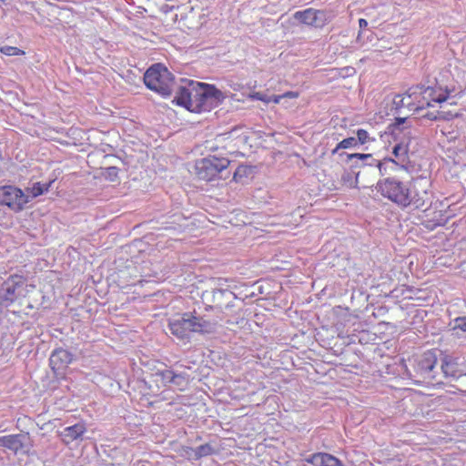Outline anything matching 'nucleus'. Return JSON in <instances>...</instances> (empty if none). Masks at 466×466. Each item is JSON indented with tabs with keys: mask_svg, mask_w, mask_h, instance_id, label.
Wrapping results in <instances>:
<instances>
[{
	"mask_svg": "<svg viewBox=\"0 0 466 466\" xmlns=\"http://www.w3.org/2000/svg\"><path fill=\"white\" fill-rule=\"evenodd\" d=\"M441 369L446 378L457 376V363L451 357L445 356L442 359Z\"/></svg>",
	"mask_w": 466,
	"mask_h": 466,
	"instance_id": "aec40b11",
	"label": "nucleus"
},
{
	"mask_svg": "<svg viewBox=\"0 0 466 466\" xmlns=\"http://www.w3.org/2000/svg\"><path fill=\"white\" fill-rule=\"evenodd\" d=\"M51 184L52 181L45 184H42L40 182L34 183L33 187L30 188L31 198H36L44 194L45 192H47Z\"/></svg>",
	"mask_w": 466,
	"mask_h": 466,
	"instance_id": "4be33fe9",
	"label": "nucleus"
},
{
	"mask_svg": "<svg viewBox=\"0 0 466 466\" xmlns=\"http://www.w3.org/2000/svg\"><path fill=\"white\" fill-rule=\"evenodd\" d=\"M334 17L330 11L308 8L303 11H298L294 14V18L300 23L316 28H322L329 23Z\"/></svg>",
	"mask_w": 466,
	"mask_h": 466,
	"instance_id": "6e6552de",
	"label": "nucleus"
},
{
	"mask_svg": "<svg viewBox=\"0 0 466 466\" xmlns=\"http://www.w3.org/2000/svg\"><path fill=\"white\" fill-rule=\"evenodd\" d=\"M0 446L15 454H28L33 447L29 433L11 434L0 437Z\"/></svg>",
	"mask_w": 466,
	"mask_h": 466,
	"instance_id": "9d476101",
	"label": "nucleus"
},
{
	"mask_svg": "<svg viewBox=\"0 0 466 466\" xmlns=\"http://www.w3.org/2000/svg\"><path fill=\"white\" fill-rule=\"evenodd\" d=\"M72 354L68 350L59 348L52 352L49 364L53 371L58 374L72 362Z\"/></svg>",
	"mask_w": 466,
	"mask_h": 466,
	"instance_id": "ddd939ff",
	"label": "nucleus"
},
{
	"mask_svg": "<svg viewBox=\"0 0 466 466\" xmlns=\"http://www.w3.org/2000/svg\"><path fill=\"white\" fill-rule=\"evenodd\" d=\"M214 453V448L209 443L202 444L197 448H187V454L194 460H199Z\"/></svg>",
	"mask_w": 466,
	"mask_h": 466,
	"instance_id": "6ab92c4d",
	"label": "nucleus"
},
{
	"mask_svg": "<svg viewBox=\"0 0 466 466\" xmlns=\"http://www.w3.org/2000/svg\"><path fill=\"white\" fill-rule=\"evenodd\" d=\"M286 96H294L293 93H291V92L287 93Z\"/></svg>",
	"mask_w": 466,
	"mask_h": 466,
	"instance_id": "473e14b6",
	"label": "nucleus"
},
{
	"mask_svg": "<svg viewBox=\"0 0 466 466\" xmlns=\"http://www.w3.org/2000/svg\"><path fill=\"white\" fill-rule=\"evenodd\" d=\"M393 159L392 158H385L383 161H380L376 159V164L371 167V170L375 177L377 176H384L387 174V169L389 167L393 168Z\"/></svg>",
	"mask_w": 466,
	"mask_h": 466,
	"instance_id": "412c9836",
	"label": "nucleus"
},
{
	"mask_svg": "<svg viewBox=\"0 0 466 466\" xmlns=\"http://www.w3.org/2000/svg\"><path fill=\"white\" fill-rule=\"evenodd\" d=\"M461 86L453 80L446 85L437 83L435 86H417L407 91L406 96L397 95L393 98V105L396 108L403 106L412 107L415 106L412 100L417 101L414 107L417 111H422L426 106H432V103H446L456 105L457 98L461 97Z\"/></svg>",
	"mask_w": 466,
	"mask_h": 466,
	"instance_id": "f257e3e1",
	"label": "nucleus"
},
{
	"mask_svg": "<svg viewBox=\"0 0 466 466\" xmlns=\"http://www.w3.org/2000/svg\"><path fill=\"white\" fill-rule=\"evenodd\" d=\"M107 175L111 177V180L114 181V177L117 176L118 169L116 167H109L106 169Z\"/></svg>",
	"mask_w": 466,
	"mask_h": 466,
	"instance_id": "c85d7f7f",
	"label": "nucleus"
},
{
	"mask_svg": "<svg viewBox=\"0 0 466 466\" xmlns=\"http://www.w3.org/2000/svg\"><path fill=\"white\" fill-rule=\"evenodd\" d=\"M22 285L21 281H15L14 279H8L3 286V299L7 304H12L16 299V290Z\"/></svg>",
	"mask_w": 466,
	"mask_h": 466,
	"instance_id": "f3484780",
	"label": "nucleus"
},
{
	"mask_svg": "<svg viewBox=\"0 0 466 466\" xmlns=\"http://www.w3.org/2000/svg\"><path fill=\"white\" fill-rule=\"evenodd\" d=\"M189 380V375L182 372V373H176L174 374V379L172 381V384L180 387L181 390H183L188 383Z\"/></svg>",
	"mask_w": 466,
	"mask_h": 466,
	"instance_id": "b1692460",
	"label": "nucleus"
},
{
	"mask_svg": "<svg viewBox=\"0 0 466 466\" xmlns=\"http://www.w3.org/2000/svg\"><path fill=\"white\" fill-rule=\"evenodd\" d=\"M404 134H411L410 130L406 131Z\"/></svg>",
	"mask_w": 466,
	"mask_h": 466,
	"instance_id": "72a5a7b5",
	"label": "nucleus"
},
{
	"mask_svg": "<svg viewBox=\"0 0 466 466\" xmlns=\"http://www.w3.org/2000/svg\"><path fill=\"white\" fill-rule=\"evenodd\" d=\"M437 364V357L433 351H427L421 355L417 362L416 370L424 379H435L434 370Z\"/></svg>",
	"mask_w": 466,
	"mask_h": 466,
	"instance_id": "f8f14e48",
	"label": "nucleus"
},
{
	"mask_svg": "<svg viewBox=\"0 0 466 466\" xmlns=\"http://www.w3.org/2000/svg\"><path fill=\"white\" fill-rule=\"evenodd\" d=\"M175 371L171 370H158L156 375L159 376L163 382L172 383Z\"/></svg>",
	"mask_w": 466,
	"mask_h": 466,
	"instance_id": "bb28decb",
	"label": "nucleus"
},
{
	"mask_svg": "<svg viewBox=\"0 0 466 466\" xmlns=\"http://www.w3.org/2000/svg\"><path fill=\"white\" fill-rule=\"evenodd\" d=\"M410 144L411 138L408 137L407 139H403L402 141L397 143L392 149V154L395 158L393 159V164L395 166H400L402 168H405L409 163V153L410 151Z\"/></svg>",
	"mask_w": 466,
	"mask_h": 466,
	"instance_id": "4468645a",
	"label": "nucleus"
},
{
	"mask_svg": "<svg viewBox=\"0 0 466 466\" xmlns=\"http://www.w3.org/2000/svg\"><path fill=\"white\" fill-rule=\"evenodd\" d=\"M441 103V105H442ZM420 116L422 118H427L429 120L432 121H438V120H451L454 117L459 116V113L451 111V110H445L443 106H441V109L437 111L432 112H427L425 114H421Z\"/></svg>",
	"mask_w": 466,
	"mask_h": 466,
	"instance_id": "dca6fc26",
	"label": "nucleus"
},
{
	"mask_svg": "<svg viewBox=\"0 0 466 466\" xmlns=\"http://www.w3.org/2000/svg\"><path fill=\"white\" fill-rule=\"evenodd\" d=\"M453 323L454 325L452 329H460L463 332H466V316L454 319Z\"/></svg>",
	"mask_w": 466,
	"mask_h": 466,
	"instance_id": "cd10ccee",
	"label": "nucleus"
},
{
	"mask_svg": "<svg viewBox=\"0 0 466 466\" xmlns=\"http://www.w3.org/2000/svg\"><path fill=\"white\" fill-rule=\"evenodd\" d=\"M0 51L2 54L5 55V56H21V55L25 54V52L23 50L19 49L16 46H2Z\"/></svg>",
	"mask_w": 466,
	"mask_h": 466,
	"instance_id": "393cba45",
	"label": "nucleus"
},
{
	"mask_svg": "<svg viewBox=\"0 0 466 466\" xmlns=\"http://www.w3.org/2000/svg\"><path fill=\"white\" fill-rule=\"evenodd\" d=\"M378 192L384 198L405 208L412 206L414 208H422L431 205V193L425 188L410 187L409 183L402 182L396 177H387L380 180L376 187Z\"/></svg>",
	"mask_w": 466,
	"mask_h": 466,
	"instance_id": "7ed1b4c3",
	"label": "nucleus"
},
{
	"mask_svg": "<svg viewBox=\"0 0 466 466\" xmlns=\"http://www.w3.org/2000/svg\"><path fill=\"white\" fill-rule=\"evenodd\" d=\"M315 466H340V461L329 453H315L309 461Z\"/></svg>",
	"mask_w": 466,
	"mask_h": 466,
	"instance_id": "a211bd4d",
	"label": "nucleus"
},
{
	"mask_svg": "<svg viewBox=\"0 0 466 466\" xmlns=\"http://www.w3.org/2000/svg\"><path fill=\"white\" fill-rule=\"evenodd\" d=\"M358 145H364L370 141H374V138H370L369 133L365 129H358L356 132Z\"/></svg>",
	"mask_w": 466,
	"mask_h": 466,
	"instance_id": "a878e982",
	"label": "nucleus"
},
{
	"mask_svg": "<svg viewBox=\"0 0 466 466\" xmlns=\"http://www.w3.org/2000/svg\"><path fill=\"white\" fill-rule=\"evenodd\" d=\"M86 431L83 423H76L73 426L66 427L61 431V437L64 442L70 443L73 441L80 439Z\"/></svg>",
	"mask_w": 466,
	"mask_h": 466,
	"instance_id": "2eb2a0df",
	"label": "nucleus"
},
{
	"mask_svg": "<svg viewBox=\"0 0 466 466\" xmlns=\"http://www.w3.org/2000/svg\"><path fill=\"white\" fill-rule=\"evenodd\" d=\"M256 96H257L258 99L263 100V97L259 94H257Z\"/></svg>",
	"mask_w": 466,
	"mask_h": 466,
	"instance_id": "2f4dec72",
	"label": "nucleus"
},
{
	"mask_svg": "<svg viewBox=\"0 0 466 466\" xmlns=\"http://www.w3.org/2000/svg\"><path fill=\"white\" fill-rule=\"evenodd\" d=\"M184 83L177 90L172 103L181 106L194 113L210 111L218 106L224 96L221 91L215 86L180 78Z\"/></svg>",
	"mask_w": 466,
	"mask_h": 466,
	"instance_id": "f03ea898",
	"label": "nucleus"
},
{
	"mask_svg": "<svg viewBox=\"0 0 466 466\" xmlns=\"http://www.w3.org/2000/svg\"><path fill=\"white\" fill-rule=\"evenodd\" d=\"M215 326V322L200 316L196 310L183 313L168 323L170 332L179 339H188L191 333H211Z\"/></svg>",
	"mask_w": 466,
	"mask_h": 466,
	"instance_id": "20e7f679",
	"label": "nucleus"
},
{
	"mask_svg": "<svg viewBox=\"0 0 466 466\" xmlns=\"http://www.w3.org/2000/svg\"><path fill=\"white\" fill-rule=\"evenodd\" d=\"M228 158L209 157L196 162L195 169L198 178L210 181L222 173L229 165Z\"/></svg>",
	"mask_w": 466,
	"mask_h": 466,
	"instance_id": "423d86ee",
	"label": "nucleus"
},
{
	"mask_svg": "<svg viewBox=\"0 0 466 466\" xmlns=\"http://www.w3.org/2000/svg\"><path fill=\"white\" fill-rule=\"evenodd\" d=\"M202 299L209 303L211 308L223 310L233 307L236 295L228 289H214L203 292Z\"/></svg>",
	"mask_w": 466,
	"mask_h": 466,
	"instance_id": "1a4fd4ad",
	"label": "nucleus"
},
{
	"mask_svg": "<svg viewBox=\"0 0 466 466\" xmlns=\"http://www.w3.org/2000/svg\"><path fill=\"white\" fill-rule=\"evenodd\" d=\"M180 82L181 84H177L168 69L161 64L153 65L144 75V83L147 87L164 97L173 93L177 96L178 88L184 85L181 80Z\"/></svg>",
	"mask_w": 466,
	"mask_h": 466,
	"instance_id": "39448f33",
	"label": "nucleus"
},
{
	"mask_svg": "<svg viewBox=\"0 0 466 466\" xmlns=\"http://www.w3.org/2000/svg\"><path fill=\"white\" fill-rule=\"evenodd\" d=\"M29 198L16 187H0V204L7 206L15 212L24 208L25 205L29 202Z\"/></svg>",
	"mask_w": 466,
	"mask_h": 466,
	"instance_id": "0eeeda50",
	"label": "nucleus"
},
{
	"mask_svg": "<svg viewBox=\"0 0 466 466\" xmlns=\"http://www.w3.org/2000/svg\"><path fill=\"white\" fill-rule=\"evenodd\" d=\"M406 119L407 118H401V117L396 118V122H395L396 128H399L401 125H403L406 122Z\"/></svg>",
	"mask_w": 466,
	"mask_h": 466,
	"instance_id": "c756f323",
	"label": "nucleus"
},
{
	"mask_svg": "<svg viewBox=\"0 0 466 466\" xmlns=\"http://www.w3.org/2000/svg\"><path fill=\"white\" fill-rule=\"evenodd\" d=\"M348 161L350 163L351 167H360L361 170L355 173V181L350 185L352 187H356L359 183V177L361 174H366L371 167L376 164V158L373 157L371 154H348L347 155Z\"/></svg>",
	"mask_w": 466,
	"mask_h": 466,
	"instance_id": "9b49d317",
	"label": "nucleus"
},
{
	"mask_svg": "<svg viewBox=\"0 0 466 466\" xmlns=\"http://www.w3.org/2000/svg\"><path fill=\"white\" fill-rule=\"evenodd\" d=\"M358 146L356 137H348L340 141L337 147L332 150V154H336L340 148H351Z\"/></svg>",
	"mask_w": 466,
	"mask_h": 466,
	"instance_id": "5701e85b",
	"label": "nucleus"
},
{
	"mask_svg": "<svg viewBox=\"0 0 466 466\" xmlns=\"http://www.w3.org/2000/svg\"><path fill=\"white\" fill-rule=\"evenodd\" d=\"M359 25L360 28H365L368 25V22L364 18L359 20Z\"/></svg>",
	"mask_w": 466,
	"mask_h": 466,
	"instance_id": "7c9ffc66",
	"label": "nucleus"
}]
</instances>
